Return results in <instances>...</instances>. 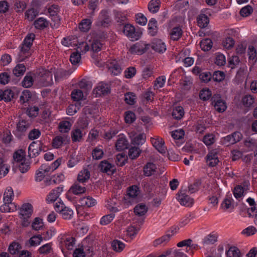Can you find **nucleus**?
<instances>
[{
	"label": "nucleus",
	"instance_id": "obj_20",
	"mask_svg": "<svg viewBox=\"0 0 257 257\" xmlns=\"http://www.w3.org/2000/svg\"><path fill=\"white\" fill-rule=\"evenodd\" d=\"M156 165L152 163H147L144 168V173L146 176H151L154 175L157 172Z\"/></svg>",
	"mask_w": 257,
	"mask_h": 257
},
{
	"label": "nucleus",
	"instance_id": "obj_36",
	"mask_svg": "<svg viewBox=\"0 0 257 257\" xmlns=\"http://www.w3.org/2000/svg\"><path fill=\"white\" fill-rule=\"evenodd\" d=\"M43 240L41 235H34L29 240V244L30 246H36L39 245Z\"/></svg>",
	"mask_w": 257,
	"mask_h": 257
},
{
	"label": "nucleus",
	"instance_id": "obj_12",
	"mask_svg": "<svg viewBox=\"0 0 257 257\" xmlns=\"http://www.w3.org/2000/svg\"><path fill=\"white\" fill-rule=\"evenodd\" d=\"M107 67L109 72L114 75L119 74L121 71V67L118 62L115 60L108 62Z\"/></svg>",
	"mask_w": 257,
	"mask_h": 257
},
{
	"label": "nucleus",
	"instance_id": "obj_29",
	"mask_svg": "<svg viewBox=\"0 0 257 257\" xmlns=\"http://www.w3.org/2000/svg\"><path fill=\"white\" fill-rule=\"evenodd\" d=\"M100 169L104 172H112L114 170V166L107 161H102L99 165Z\"/></svg>",
	"mask_w": 257,
	"mask_h": 257
},
{
	"label": "nucleus",
	"instance_id": "obj_44",
	"mask_svg": "<svg viewBox=\"0 0 257 257\" xmlns=\"http://www.w3.org/2000/svg\"><path fill=\"white\" fill-rule=\"evenodd\" d=\"M115 214L112 213L103 216L100 220V224L102 225H106L110 223L114 218Z\"/></svg>",
	"mask_w": 257,
	"mask_h": 257
},
{
	"label": "nucleus",
	"instance_id": "obj_63",
	"mask_svg": "<svg viewBox=\"0 0 257 257\" xmlns=\"http://www.w3.org/2000/svg\"><path fill=\"white\" fill-rule=\"evenodd\" d=\"M83 136L82 131L79 128L74 130L71 133V137L73 141L77 142L81 140Z\"/></svg>",
	"mask_w": 257,
	"mask_h": 257
},
{
	"label": "nucleus",
	"instance_id": "obj_6",
	"mask_svg": "<svg viewBox=\"0 0 257 257\" xmlns=\"http://www.w3.org/2000/svg\"><path fill=\"white\" fill-rule=\"evenodd\" d=\"M213 103L215 109L219 112L224 111L226 108V102L221 98L219 95H215L213 97Z\"/></svg>",
	"mask_w": 257,
	"mask_h": 257
},
{
	"label": "nucleus",
	"instance_id": "obj_54",
	"mask_svg": "<svg viewBox=\"0 0 257 257\" xmlns=\"http://www.w3.org/2000/svg\"><path fill=\"white\" fill-rule=\"evenodd\" d=\"M77 45V44L76 45ZM90 49L89 44L86 42H82L77 45V51L81 54H84Z\"/></svg>",
	"mask_w": 257,
	"mask_h": 257
},
{
	"label": "nucleus",
	"instance_id": "obj_43",
	"mask_svg": "<svg viewBox=\"0 0 257 257\" xmlns=\"http://www.w3.org/2000/svg\"><path fill=\"white\" fill-rule=\"evenodd\" d=\"M184 114V109L182 106L176 107L173 110L172 116L177 119H181Z\"/></svg>",
	"mask_w": 257,
	"mask_h": 257
},
{
	"label": "nucleus",
	"instance_id": "obj_5",
	"mask_svg": "<svg viewBox=\"0 0 257 257\" xmlns=\"http://www.w3.org/2000/svg\"><path fill=\"white\" fill-rule=\"evenodd\" d=\"M177 199L182 205L189 207L193 204V199L189 197L184 191H181L178 193Z\"/></svg>",
	"mask_w": 257,
	"mask_h": 257
},
{
	"label": "nucleus",
	"instance_id": "obj_11",
	"mask_svg": "<svg viewBox=\"0 0 257 257\" xmlns=\"http://www.w3.org/2000/svg\"><path fill=\"white\" fill-rule=\"evenodd\" d=\"M48 12L51 16L52 17V20L55 22L54 25H52L53 28H57L60 22V18L57 16V14L59 12V8L57 6L53 5L51 6L49 9Z\"/></svg>",
	"mask_w": 257,
	"mask_h": 257
},
{
	"label": "nucleus",
	"instance_id": "obj_33",
	"mask_svg": "<svg viewBox=\"0 0 257 257\" xmlns=\"http://www.w3.org/2000/svg\"><path fill=\"white\" fill-rule=\"evenodd\" d=\"M14 159L16 163V164H19L21 162H24L26 161L25 153L21 150L16 152L14 155Z\"/></svg>",
	"mask_w": 257,
	"mask_h": 257
},
{
	"label": "nucleus",
	"instance_id": "obj_60",
	"mask_svg": "<svg viewBox=\"0 0 257 257\" xmlns=\"http://www.w3.org/2000/svg\"><path fill=\"white\" fill-rule=\"evenodd\" d=\"M141 153V150L139 147H133L129 149L128 156L132 159H136L138 157Z\"/></svg>",
	"mask_w": 257,
	"mask_h": 257
},
{
	"label": "nucleus",
	"instance_id": "obj_17",
	"mask_svg": "<svg viewBox=\"0 0 257 257\" xmlns=\"http://www.w3.org/2000/svg\"><path fill=\"white\" fill-rule=\"evenodd\" d=\"M33 211V206L29 203L24 204L20 209L19 216H31Z\"/></svg>",
	"mask_w": 257,
	"mask_h": 257
},
{
	"label": "nucleus",
	"instance_id": "obj_47",
	"mask_svg": "<svg viewBox=\"0 0 257 257\" xmlns=\"http://www.w3.org/2000/svg\"><path fill=\"white\" fill-rule=\"evenodd\" d=\"M44 226L43 220L41 218L36 217L32 223V227L34 230H39Z\"/></svg>",
	"mask_w": 257,
	"mask_h": 257
},
{
	"label": "nucleus",
	"instance_id": "obj_53",
	"mask_svg": "<svg viewBox=\"0 0 257 257\" xmlns=\"http://www.w3.org/2000/svg\"><path fill=\"white\" fill-rule=\"evenodd\" d=\"M113 249L116 251H121L124 248L125 244L121 241L114 240L111 243Z\"/></svg>",
	"mask_w": 257,
	"mask_h": 257
},
{
	"label": "nucleus",
	"instance_id": "obj_15",
	"mask_svg": "<svg viewBox=\"0 0 257 257\" xmlns=\"http://www.w3.org/2000/svg\"><path fill=\"white\" fill-rule=\"evenodd\" d=\"M79 202L81 206L87 207L94 206L97 203L96 200L90 196L80 198Z\"/></svg>",
	"mask_w": 257,
	"mask_h": 257
},
{
	"label": "nucleus",
	"instance_id": "obj_51",
	"mask_svg": "<svg viewBox=\"0 0 257 257\" xmlns=\"http://www.w3.org/2000/svg\"><path fill=\"white\" fill-rule=\"evenodd\" d=\"M39 11L34 8L27 10L25 13L26 18L29 21H33L38 15Z\"/></svg>",
	"mask_w": 257,
	"mask_h": 257
},
{
	"label": "nucleus",
	"instance_id": "obj_23",
	"mask_svg": "<svg viewBox=\"0 0 257 257\" xmlns=\"http://www.w3.org/2000/svg\"><path fill=\"white\" fill-rule=\"evenodd\" d=\"M140 189L137 185H133L128 187L127 190V195L132 199L137 198L140 195Z\"/></svg>",
	"mask_w": 257,
	"mask_h": 257
},
{
	"label": "nucleus",
	"instance_id": "obj_48",
	"mask_svg": "<svg viewBox=\"0 0 257 257\" xmlns=\"http://www.w3.org/2000/svg\"><path fill=\"white\" fill-rule=\"evenodd\" d=\"M26 71V67L24 64H19L14 68L13 72L16 76L23 75Z\"/></svg>",
	"mask_w": 257,
	"mask_h": 257
},
{
	"label": "nucleus",
	"instance_id": "obj_62",
	"mask_svg": "<svg viewBox=\"0 0 257 257\" xmlns=\"http://www.w3.org/2000/svg\"><path fill=\"white\" fill-rule=\"evenodd\" d=\"M247 53L250 60L255 61L257 60V52L253 46L249 45L248 46Z\"/></svg>",
	"mask_w": 257,
	"mask_h": 257
},
{
	"label": "nucleus",
	"instance_id": "obj_64",
	"mask_svg": "<svg viewBox=\"0 0 257 257\" xmlns=\"http://www.w3.org/2000/svg\"><path fill=\"white\" fill-rule=\"evenodd\" d=\"M60 213L64 219H70L73 215V211L71 208L65 207Z\"/></svg>",
	"mask_w": 257,
	"mask_h": 257
},
{
	"label": "nucleus",
	"instance_id": "obj_27",
	"mask_svg": "<svg viewBox=\"0 0 257 257\" xmlns=\"http://www.w3.org/2000/svg\"><path fill=\"white\" fill-rule=\"evenodd\" d=\"M14 197V191L11 187H8L6 189L3 196L4 201L12 202Z\"/></svg>",
	"mask_w": 257,
	"mask_h": 257
},
{
	"label": "nucleus",
	"instance_id": "obj_8",
	"mask_svg": "<svg viewBox=\"0 0 257 257\" xmlns=\"http://www.w3.org/2000/svg\"><path fill=\"white\" fill-rule=\"evenodd\" d=\"M35 35L33 33L28 34L24 40L21 47V53L25 54L28 52L32 45V43L35 39Z\"/></svg>",
	"mask_w": 257,
	"mask_h": 257
},
{
	"label": "nucleus",
	"instance_id": "obj_49",
	"mask_svg": "<svg viewBox=\"0 0 257 257\" xmlns=\"http://www.w3.org/2000/svg\"><path fill=\"white\" fill-rule=\"evenodd\" d=\"M247 190V188H243L241 186H237L235 187L233 191L234 197L238 199H241L245 193V191Z\"/></svg>",
	"mask_w": 257,
	"mask_h": 257
},
{
	"label": "nucleus",
	"instance_id": "obj_21",
	"mask_svg": "<svg viewBox=\"0 0 257 257\" xmlns=\"http://www.w3.org/2000/svg\"><path fill=\"white\" fill-rule=\"evenodd\" d=\"M49 24V22L46 18L41 17L34 22V25L36 29L41 30L48 27Z\"/></svg>",
	"mask_w": 257,
	"mask_h": 257
},
{
	"label": "nucleus",
	"instance_id": "obj_46",
	"mask_svg": "<svg viewBox=\"0 0 257 257\" xmlns=\"http://www.w3.org/2000/svg\"><path fill=\"white\" fill-rule=\"evenodd\" d=\"M10 166L0 159V178L5 177L9 172Z\"/></svg>",
	"mask_w": 257,
	"mask_h": 257
},
{
	"label": "nucleus",
	"instance_id": "obj_3",
	"mask_svg": "<svg viewBox=\"0 0 257 257\" xmlns=\"http://www.w3.org/2000/svg\"><path fill=\"white\" fill-rule=\"evenodd\" d=\"M151 143L154 147L161 154H164L166 153L167 148L162 138L157 136L152 138Z\"/></svg>",
	"mask_w": 257,
	"mask_h": 257
},
{
	"label": "nucleus",
	"instance_id": "obj_31",
	"mask_svg": "<svg viewBox=\"0 0 257 257\" xmlns=\"http://www.w3.org/2000/svg\"><path fill=\"white\" fill-rule=\"evenodd\" d=\"M70 191L75 195H79L85 192L86 188L78 183H75L71 187Z\"/></svg>",
	"mask_w": 257,
	"mask_h": 257
},
{
	"label": "nucleus",
	"instance_id": "obj_13",
	"mask_svg": "<svg viewBox=\"0 0 257 257\" xmlns=\"http://www.w3.org/2000/svg\"><path fill=\"white\" fill-rule=\"evenodd\" d=\"M105 207L109 210V211L115 213L121 210V207L117 206V200L116 198H113L106 201Z\"/></svg>",
	"mask_w": 257,
	"mask_h": 257
},
{
	"label": "nucleus",
	"instance_id": "obj_24",
	"mask_svg": "<svg viewBox=\"0 0 257 257\" xmlns=\"http://www.w3.org/2000/svg\"><path fill=\"white\" fill-rule=\"evenodd\" d=\"M72 122L67 120L61 121L59 123V130L62 133H68L71 129Z\"/></svg>",
	"mask_w": 257,
	"mask_h": 257
},
{
	"label": "nucleus",
	"instance_id": "obj_2",
	"mask_svg": "<svg viewBox=\"0 0 257 257\" xmlns=\"http://www.w3.org/2000/svg\"><path fill=\"white\" fill-rule=\"evenodd\" d=\"M218 151L216 149H213L210 151L205 157L206 162L210 167H214L219 162Z\"/></svg>",
	"mask_w": 257,
	"mask_h": 257
},
{
	"label": "nucleus",
	"instance_id": "obj_61",
	"mask_svg": "<svg viewBox=\"0 0 257 257\" xmlns=\"http://www.w3.org/2000/svg\"><path fill=\"white\" fill-rule=\"evenodd\" d=\"M103 154V151L101 148L99 147H96L92 152V158L95 160H99L102 158Z\"/></svg>",
	"mask_w": 257,
	"mask_h": 257
},
{
	"label": "nucleus",
	"instance_id": "obj_32",
	"mask_svg": "<svg viewBox=\"0 0 257 257\" xmlns=\"http://www.w3.org/2000/svg\"><path fill=\"white\" fill-rule=\"evenodd\" d=\"M72 99L75 101H79L84 98V94L82 90L76 89L73 90L71 94Z\"/></svg>",
	"mask_w": 257,
	"mask_h": 257
},
{
	"label": "nucleus",
	"instance_id": "obj_22",
	"mask_svg": "<svg viewBox=\"0 0 257 257\" xmlns=\"http://www.w3.org/2000/svg\"><path fill=\"white\" fill-rule=\"evenodd\" d=\"M90 176L89 170L87 169H84L79 172L77 176V180L80 183H85L89 179Z\"/></svg>",
	"mask_w": 257,
	"mask_h": 257
},
{
	"label": "nucleus",
	"instance_id": "obj_26",
	"mask_svg": "<svg viewBox=\"0 0 257 257\" xmlns=\"http://www.w3.org/2000/svg\"><path fill=\"white\" fill-rule=\"evenodd\" d=\"M67 137L65 136H57L53 140L52 146L55 149L61 147L64 143Z\"/></svg>",
	"mask_w": 257,
	"mask_h": 257
},
{
	"label": "nucleus",
	"instance_id": "obj_50",
	"mask_svg": "<svg viewBox=\"0 0 257 257\" xmlns=\"http://www.w3.org/2000/svg\"><path fill=\"white\" fill-rule=\"evenodd\" d=\"M201 49L204 51H208L210 50L212 47V42L209 39H205L202 40L200 43Z\"/></svg>",
	"mask_w": 257,
	"mask_h": 257
},
{
	"label": "nucleus",
	"instance_id": "obj_35",
	"mask_svg": "<svg viewBox=\"0 0 257 257\" xmlns=\"http://www.w3.org/2000/svg\"><path fill=\"white\" fill-rule=\"evenodd\" d=\"M221 208L224 211H231L233 208V204L230 198H225L221 204Z\"/></svg>",
	"mask_w": 257,
	"mask_h": 257
},
{
	"label": "nucleus",
	"instance_id": "obj_59",
	"mask_svg": "<svg viewBox=\"0 0 257 257\" xmlns=\"http://www.w3.org/2000/svg\"><path fill=\"white\" fill-rule=\"evenodd\" d=\"M79 103L77 102L74 104H71L67 109V114L69 115H73L77 112V111L79 109Z\"/></svg>",
	"mask_w": 257,
	"mask_h": 257
},
{
	"label": "nucleus",
	"instance_id": "obj_55",
	"mask_svg": "<svg viewBox=\"0 0 257 257\" xmlns=\"http://www.w3.org/2000/svg\"><path fill=\"white\" fill-rule=\"evenodd\" d=\"M217 241V235L215 234H210L205 237L202 240L204 245L213 244Z\"/></svg>",
	"mask_w": 257,
	"mask_h": 257
},
{
	"label": "nucleus",
	"instance_id": "obj_45",
	"mask_svg": "<svg viewBox=\"0 0 257 257\" xmlns=\"http://www.w3.org/2000/svg\"><path fill=\"white\" fill-rule=\"evenodd\" d=\"M77 42V38L73 36H71L63 38L61 43L63 45L69 47L70 46H72L76 45Z\"/></svg>",
	"mask_w": 257,
	"mask_h": 257
},
{
	"label": "nucleus",
	"instance_id": "obj_58",
	"mask_svg": "<svg viewBox=\"0 0 257 257\" xmlns=\"http://www.w3.org/2000/svg\"><path fill=\"white\" fill-rule=\"evenodd\" d=\"M166 82V77L161 76L157 78L154 84L155 89H158L163 87Z\"/></svg>",
	"mask_w": 257,
	"mask_h": 257
},
{
	"label": "nucleus",
	"instance_id": "obj_30",
	"mask_svg": "<svg viewBox=\"0 0 257 257\" xmlns=\"http://www.w3.org/2000/svg\"><path fill=\"white\" fill-rule=\"evenodd\" d=\"M29 156L34 157L38 155L40 152V148L39 145L35 142H32L29 146L28 148Z\"/></svg>",
	"mask_w": 257,
	"mask_h": 257
},
{
	"label": "nucleus",
	"instance_id": "obj_1",
	"mask_svg": "<svg viewBox=\"0 0 257 257\" xmlns=\"http://www.w3.org/2000/svg\"><path fill=\"white\" fill-rule=\"evenodd\" d=\"M123 32L124 34L132 41L138 40L141 36V32L136 30L134 26L127 24L123 27Z\"/></svg>",
	"mask_w": 257,
	"mask_h": 257
},
{
	"label": "nucleus",
	"instance_id": "obj_19",
	"mask_svg": "<svg viewBox=\"0 0 257 257\" xmlns=\"http://www.w3.org/2000/svg\"><path fill=\"white\" fill-rule=\"evenodd\" d=\"M63 191L62 187H57L53 189L47 196V200L48 203H52L56 201Z\"/></svg>",
	"mask_w": 257,
	"mask_h": 257
},
{
	"label": "nucleus",
	"instance_id": "obj_4",
	"mask_svg": "<svg viewBox=\"0 0 257 257\" xmlns=\"http://www.w3.org/2000/svg\"><path fill=\"white\" fill-rule=\"evenodd\" d=\"M132 143L136 145H142L146 141V136L144 133H136L132 131L129 133Z\"/></svg>",
	"mask_w": 257,
	"mask_h": 257
},
{
	"label": "nucleus",
	"instance_id": "obj_41",
	"mask_svg": "<svg viewBox=\"0 0 257 257\" xmlns=\"http://www.w3.org/2000/svg\"><path fill=\"white\" fill-rule=\"evenodd\" d=\"M160 1L159 0H151L148 5L150 12L153 13H157L160 8Z\"/></svg>",
	"mask_w": 257,
	"mask_h": 257
},
{
	"label": "nucleus",
	"instance_id": "obj_39",
	"mask_svg": "<svg viewBox=\"0 0 257 257\" xmlns=\"http://www.w3.org/2000/svg\"><path fill=\"white\" fill-rule=\"evenodd\" d=\"M75 244L74 238L72 236H66L64 239V245L68 250H72Z\"/></svg>",
	"mask_w": 257,
	"mask_h": 257
},
{
	"label": "nucleus",
	"instance_id": "obj_42",
	"mask_svg": "<svg viewBox=\"0 0 257 257\" xmlns=\"http://www.w3.org/2000/svg\"><path fill=\"white\" fill-rule=\"evenodd\" d=\"M91 24L92 21L90 19H84L79 24V28L81 31L87 32L90 29Z\"/></svg>",
	"mask_w": 257,
	"mask_h": 257
},
{
	"label": "nucleus",
	"instance_id": "obj_14",
	"mask_svg": "<svg viewBox=\"0 0 257 257\" xmlns=\"http://www.w3.org/2000/svg\"><path fill=\"white\" fill-rule=\"evenodd\" d=\"M115 144V147L117 150L121 151L126 149L128 146V142L123 134H120Z\"/></svg>",
	"mask_w": 257,
	"mask_h": 257
},
{
	"label": "nucleus",
	"instance_id": "obj_40",
	"mask_svg": "<svg viewBox=\"0 0 257 257\" xmlns=\"http://www.w3.org/2000/svg\"><path fill=\"white\" fill-rule=\"evenodd\" d=\"M182 30L180 27H175L170 32L171 38L173 40H178L182 36Z\"/></svg>",
	"mask_w": 257,
	"mask_h": 257
},
{
	"label": "nucleus",
	"instance_id": "obj_52",
	"mask_svg": "<svg viewBox=\"0 0 257 257\" xmlns=\"http://www.w3.org/2000/svg\"><path fill=\"white\" fill-rule=\"evenodd\" d=\"M127 160V156L123 153H120L117 155L116 163L118 166H122Z\"/></svg>",
	"mask_w": 257,
	"mask_h": 257
},
{
	"label": "nucleus",
	"instance_id": "obj_25",
	"mask_svg": "<svg viewBox=\"0 0 257 257\" xmlns=\"http://www.w3.org/2000/svg\"><path fill=\"white\" fill-rule=\"evenodd\" d=\"M43 74L41 75V80L45 85H50L52 83V74L48 70H43Z\"/></svg>",
	"mask_w": 257,
	"mask_h": 257
},
{
	"label": "nucleus",
	"instance_id": "obj_9",
	"mask_svg": "<svg viewBox=\"0 0 257 257\" xmlns=\"http://www.w3.org/2000/svg\"><path fill=\"white\" fill-rule=\"evenodd\" d=\"M109 92L110 88L108 85L103 82L98 83L93 90V93L96 97L106 94Z\"/></svg>",
	"mask_w": 257,
	"mask_h": 257
},
{
	"label": "nucleus",
	"instance_id": "obj_57",
	"mask_svg": "<svg viewBox=\"0 0 257 257\" xmlns=\"http://www.w3.org/2000/svg\"><path fill=\"white\" fill-rule=\"evenodd\" d=\"M211 91L207 88H203L201 90L199 94L200 99L203 100H207L209 99L211 97Z\"/></svg>",
	"mask_w": 257,
	"mask_h": 257
},
{
	"label": "nucleus",
	"instance_id": "obj_7",
	"mask_svg": "<svg viewBox=\"0 0 257 257\" xmlns=\"http://www.w3.org/2000/svg\"><path fill=\"white\" fill-rule=\"evenodd\" d=\"M110 22L109 13L107 11L103 10L101 12L96 22L98 26L107 27Z\"/></svg>",
	"mask_w": 257,
	"mask_h": 257
},
{
	"label": "nucleus",
	"instance_id": "obj_37",
	"mask_svg": "<svg viewBox=\"0 0 257 257\" xmlns=\"http://www.w3.org/2000/svg\"><path fill=\"white\" fill-rule=\"evenodd\" d=\"M227 257H241V255L239 249L235 246H231L226 251Z\"/></svg>",
	"mask_w": 257,
	"mask_h": 257
},
{
	"label": "nucleus",
	"instance_id": "obj_18",
	"mask_svg": "<svg viewBox=\"0 0 257 257\" xmlns=\"http://www.w3.org/2000/svg\"><path fill=\"white\" fill-rule=\"evenodd\" d=\"M4 201V203L0 206V210L2 212H12L17 210V206L12 202Z\"/></svg>",
	"mask_w": 257,
	"mask_h": 257
},
{
	"label": "nucleus",
	"instance_id": "obj_16",
	"mask_svg": "<svg viewBox=\"0 0 257 257\" xmlns=\"http://www.w3.org/2000/svg\"><path fill=\"white\" fill-rule=\"evenodd\" d=\"M152 48L159 53H164L166 50L165 44L161 40H154L152 44Z\"/></svg>",
	"mask_w": 257,
	"mask_h": 257
},
{
	"label": "nucleus",
	"instance_id": "obj_34",
	"mask_svg": "<svg viewBox=\"0 0 257 257\" xmlns=\"http://www.w3.org/2000/svg\"><path fill=\"white\" fill-rule=\"evenodd\" d=\"M209 19L207 16L204 14H200L197 19L198 25L200 28L206 27L209 23Z\"/></svg>",
	"mask_w": 257,
	"mask_h": 257
},
{
	"label": "nucleus",
	"instance_id": "obj_10",
	"mask_svg": "<svg viewBox=\"0 0 257 257\" xmlns=\"http://www.w3.org/2000/svg\"><path fill=\"white\" fill-rule=\"evenodd\" d=\"M148 49V45L142 42H140L133 45L130 48L129 51L132 54L141 55Z\"/></svg>",
	"mask_w": 257,
	"mask_h": 257
},
{
	"label": "nucleus",
	"instance_id": "obj_28",
	"mask_svg": "<svg viewBox=\"0 0 257 257\" xmlns=\"http://www.w3.org/2000/svg\"><path fill=\"white\" fill-rule=\"evenodd\" d=\"M148 211V207L144 203H140L134 208L135 213L139 216H143Z\"/></svg>",
	"mask_w": 257,
	"mask_h": 257
},
{
	"label": "nucleus",
	"instance_id": "obj_56",
	"mask_svg": "<svg viewBox=\"0 0 257 257\" xmlns=\"http://www.w3.org/2000/svg\"><path fill=\"white\" fill-rule=\"evenodd\" d=\"M34 82V79L31 75H26L24 77L22 84V86L25 88L31 87Z\"/></svg>",
	"mask_w": 257,
	"mask_h": 257
},
{
	"label": "nucleus",
	"instance_id": "obj_38",
	"mask_svg": "<svg viewBox=\"0 0 257 257\" xmlns=\"http://www.w3.org/2000/svg\"><path fill=\"white\" fill-rule=\"evenodd\" d=\"M157 21L152 18L148 24V29L149 33L152 36H154L157 32Z\"/></svg>",
	"mask_w": 257,
	"mask_h": 257
}]
</instances>
